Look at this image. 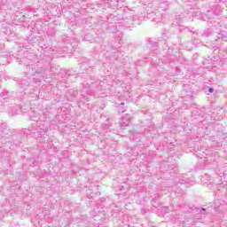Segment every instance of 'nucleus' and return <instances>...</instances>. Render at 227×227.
Returning <instances> with one entry per match:
<instances>
[{"label":"nucleus","mask_w":227,"mask_h":227,"mask_svg":"<svg viewBox=\"0 0 227 227\" xmlns=\"http://www.w3.org/2000/svg\"><path fill=\"white\" fill-rule=\"evenodd\" d=\"M120 125L122 129L125 127H129V125H130V121L129 119L122 118L120 121Z\"/></svg>","instance_id":"obj_2"},{"label":"nucleus","mask_w":227,"mask_h":227,"mask_svg":"<svg viewBox=\"0 0 227 227\" xmlns=\"http://www.w3.org/2000/svg\"><path fill=\"white\" fill-rule=\"evenodd\" d=\"M7 113L10 116H15V114L20 113V106L15 105L10 106L8 107Z\"/></svg>","instance_id":"obj_1"},{"label":"nucleus","mask_w":227,"mask_h":227,"mask_svg":"<svg viewBox=\"0 0 227 227\" xmlns=\"http://www.w3.org/2000/svg\"><path fill=\"white\" fill-rule=\"evenodd\" d=\"M208 91H209V93H214V89L209 88Z\"/></svg>","instance_id":"obj_5"},{"label":"nucleus","mask_w":227,"mask_h":227,"mask_svg":"<svg viewBox=\"0 0 227 227\" xmlns=\"http://www.w3.org/2000/svg\"><path fill=\"white\" fill-rule=\"evenodd\" d=\"M161 211L164 212L165 214H168V212H169V209L168 207H162Z\"/></svg>","instance_id":"obj_4"},{"label":"nucleus","mask_w":227,"mask_h":227,"mask_svg":"<svg viewBox=\"0 0 227 227\" xmlns=\"http://www.w3.org/2000/svg\"><path fill=\"white\" fill-rule=\"evenodd\" d=\"M121 106H125V103H121Z\"/></svg>","instance_id":"obj_8"},{"label":"nucleus","mask_w":227,"mask_h":227,"mask_svg":"<svg viewBox=\"0 0 227 227\" xmlns=\"http://www.w3.org/2000/svg\"><path fill=\"white\" fill-rule=\"evenodd\" d=\"M201 210H202V212H205L206 209H205V207H202Z\"/></svg>","instance_id":"obj_6"},{"label":"nucleus","mask_w":227,"mask_h":227,"mask_svg":"<svg viewBox=\"0 0 227 227\" xmlns=\"http://www.w3.org/2000/svg\"><path fill=\"white\" fill-rule=\"evenodd\" d=\"M5 127L6 125H4V123H0V136H3V132H4Z\"/></svg>","instance_id":"obj_3"},{"label":"nucleus","mask_w":227,"mask_h":227,"mask_svg":"<svg viewBox=\"0 0 227 227\" xmlns=\"http://www.w3.org/2000/svg\"><path fill=\"white\" fill-rule=\"evenodd\" d=\"M1 97H4V93H2V94H1Z\"/></svg>","instance_id":"obj_7"}]
</instances>
